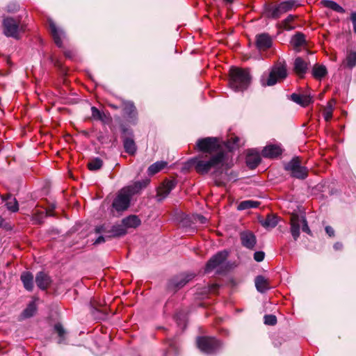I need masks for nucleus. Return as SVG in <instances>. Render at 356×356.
<instances>
[{
    "label": "nucleus",
    "instance_id": "f257e3e1",
    "mask_svg": "<svg viewBox=\"0 0 356 356\" xmlns=\"http://www.w3.org/2000/svg\"><path fill=\"white\" fill-rule=\"evenodd\" d=\"M189 163L200 175L207 174L212 168L225 166V169H228L232 166L228 163V156L225 152H218L215 155L200 154L192 158Z\"/></svg>",
    "mask_w": 356,
    "mask_h": 356
},
{
    "label": "nucleus",
    "instance_id": "f03ea898",
    "mask_svg": "<svg viewBox=\"0 0 356 356\" xmlns=\"http://www.w3.org/2000/svg\"><path fill=\"white\" fill-rule=\"evenodd\" d=\"M144 186L145 185L142 186L140 182H138L134 186H128L121 189L113 200V208L118 212L127 210L130 205L131 197Z\"/></svg>",
    "mask_w": 356,
    "mask_h": 356
},
{
    "label": "nucleus",
    "instance_id": "7ed1b4c3",
    "mask_svg": "<svg viewBox=\"0 0 356 356\" xmlns=\"http://www.w3.org/2000/svg\"><path fill=\"white\" fill-rule=\"evenodd\" d=\"M251 82V76L248 70L233 67L229 71V85L236 92L246 90Z\"/></svg>",
    "mask_w": 356,
    "mask_h": 356
},
{
    "label": "nucleus",
    "instance_id": "20e7f679",
    "mask_svg": "<svg viewBox=\"0 0 356 356\" xmlns=\"http://www.w3.org/2000/svg\"><path fill=\"white\" fill-rule=\"evenodd\" d=\"M287 69L285 63H277L274 65L268 73H264L261 77L262 86H273L283 81L287 76Z\"/></svg>",
    "mask_w": 356,
    "mask_h": 356
},
{
    "label": "nucleus",
    "instance_id": "39448f33",
    "mask_svg": "<svg viewBox=\"0 0 356 356\" xmlns=\"http://www.w3.org/2000/svg\"><path fill=\"white\" fill-rule=\"evenodd\" d=\"M300 6L298 0H286L275 6H268L266 8L267 17L277 19L283 14L293 10Z\"/></svg>",
    "mask_w": 356,
    "mask_h": 356
},
{
    "label": "nucleus",
    "instance_id": "423d86ee",
    "mask_svg": "<svg viewBox=\"0 0 356 356\" xmlns=\"http://www.w3.org/2000/svg\"><path fill=\"white\" fill-rule=\"evenodd\" d=\"M196 149L202 152V154L215 155L216 152H225L216 138L207 137L199 139L196 143Z\"/></svg>",
    "mask_w": 356,
    "mask_h": 356
},
{
    "label": "nucleus",
    "instance_id": "0eeeda50",
    "mask_svg": "<svg viewBox=\"0 0 356 356\" xmlns=\"http://www.w3.org/2000/svg\"><path fill=\"white\" fill-rule=\"evenodd\" d=\"M198 348L207 354H213L221 347V343L214 337H200L197 339Z\"/></svg>",
    "mask_w": 356,
    "mask_h": 356
},
{
    "label": "nucleus",
    "instance_id": "6e6552de",
    "mask_svg": "<svg viewBox=\"0 0 356 356\" xmlns=\"http://www.w3.org/2000/svg\"><path fill=\"white\" fill-rule=\"evenodd\" d=\"M3 31L5 35L18 38L20 32L24 31L19 19L6 17L3 20Z\"/></svg>",
    "mask_w": 356,
    "mask_h": 356
},
{
    "label": "nucleus",
    "instance_id": "1a4fd4ad",
    "mask_svg": "<svg viewBox=\"0 0 356 356\" xmlns=\"http://www.w3.org/2000/svg\"><path fill=\"white\" fill-rule=\"evenodd\" d=\"M285 169L290 172L293 177L298 179H305L308 175V170L307 168L301 165L300 160L298 157L292 159L285 165Z\"/></svg>",
    "mask_w": 356,
    "mask_h": 356
},
{
    "label": "nucleus",
    "instance_id": "9d476101",
    "mask_svg": "<svg viewBox=\"0 0 356 356\" xmlns=\"http://www.w3.org/2000/svg\"><path fill=\"white\" fill-rule=\"evenodd\" d=\"M228 252L225 250L216 253L208 261L205 267V272L209 273L222 264L226 260Z\"/></svg>",
    "mask_w": 356,
    "mask_h": 356
},
{
    "label": "nucleus",
    "instance_id": "9b49d317",
    "mask_svg": "<svg viewBox=\"0 0 356 356\" xmlns=\"http://www.w3.org/2000/svg\"><path fill=\"white\" fill-rule=\"evenodd\" d=\"M176 181L174 179L165 181L157 190V197L159 201L165 198L170 191L175 187Z\"/></svg>",
    "mask_w": 356,
    "mask_h": 356
},
{
    "label": "nucleus",
    "instance_id": "f8f14e48",
    "mask_svg": "<svg viewBox=\"0 0 356 356\" xmlns=\"http://www.w3.org/2000/svg\"><path fill=\"white\" fill-rule=\"evenodd\" d=\"M240 238L244 247L248 249H253L254 248L257 240L252 232L250 231L242 232L240 234Z\"/></svg>",
    "mask_w": 356,
    "mask_h": 356
},
{
    "label": "nucleus",
    "instance_id": "ddd939ff",
    "mask_svg": "<svg viewBox=\"0 0 356 356\" xmlns=\"http://www.w3.org/2000/svg\"><path fill=\"white\" fill-rule=\"evenodd\" d=\"M256 45L259 50L265 51L272 45V39L267 33H261L256 37Z\"/></svg>",
    "mask_w": 356,
    "mask_h": 356
},
{
    "label": "nucleus",
    "instance_id": "4468645a",
    "mask_svg": "<svg viewBox=\"0 0 356 356\" xmlns=\"http://www.w3.org/2000/svg\"><path fill=\"white\" fill-rule=\"evenodd\" d=\"M291 233L294 240L300 236V217L296 213H292L290 218Z\"/></svg>",
    "mask_w": 356,
    "mask_h": 356
},
{
    "label": "nucleus",
    "instance_id": "2eb2a0df",
    "mask_svg": "<svg viewBox=\"0 0 356 356\" xmlns=\"http://www.w3.org/2000/svg\"><path fill=\"white\" fill-rule=\"evenodd\" d=\"M48 22L54 42L58 47H61L62 38L64 36L63 31L61 29H59L51 19H49Z\"/></svg>",
    "mask_w": 356,
    "mask_h": 356
},
{
    "label": "nucleus",
    "instance_id": "dca6fc26",
    "mask_svg": "<svg viewBox=\"0 0 356 356\" xmlns=\"http://www.w3.org/2000/svg\"><path fill=\"white\" fill-rule=\"evenodd\" d=\"M294 71L300 77L302 78L308 69V63L302 58L298 57L294 60Z\"/></svg>",
    "mask_w": 356,
    "mask_h": 356
},
{
    "label": "nucleus",
    "instance_id": "f3484780",
    "mask_svg": "<svg viewBox=\"0 0 356 356\" xmlns=\"http://www.w3.org/2000/svg\"><path fill=\"white\" fill-rule=\"evenodd\" d=\"M282 153L280 146L276 145H269L266 146L262 150V156L266 158H274Z\"/></svg>",
    "mask_w": 356,
    "mask_h": 356
},
{
    "label": "nucleus",
    "instance_id": "a211bd4d",
    "mask_svg": "<svg viewBox=\"0 0 356 356\" xmlns=\"http://www.w3.org/2000/svg\"><path fill=\"white\" fill-rule=\"evenodd\" d=\"M261 162L260 154L254 150H250L246 156V163L251 168H255Z\"/></svg>",
    "mask_w": 356,
    "mask_h": 356
},
{
    "label": "nucleus",
    "instance_id": "6ab92c4d",
    "mask_svg": "<svg viewBox=\"0 0 356 356\" xmlns=\"http://www.w3.org/2000/svg\"><path fill=\"white\" fill-rule=\"evenodd\" d=\"M35 282L40 289L44 290L49 286L51 280L44 273L39 272L35 277Z\"/></svg>",
    "mask_w": 356,
    "mask_h": 356
},
{
    "label": "nucleus",
    "instance_id": "aec40b11",
    "mask_svg": "<svg viewBox=\"0 0 356 356\" xmlns=\"http://www.w3.org/2000/svg\"><path fill=\"white\" fill-rule=\"evenodd\" d=\"M254 282L257 290L260 293H264L270 289L268 280L262 275L257 276Z\"/></svg>",
    "mask_w": 356,
    "mask_h": 356
},
{
    "label": "nucleus",
    "instance_id": "412c9836",
    "mask_svg": "<svg viewBox=\"0 0 356 356\" xmlns=\"http://www.w3.org/2000/svg\"><path fill=\"white\" fill-rule=\"evenodd\" d=\"M291 98L294 102L302 106H307L312 102V97L307 95H298L293 93L291 95Z\"/></svg>",
    "mask_w": 356,
    "mask_h": 356
},
{
    "label": "nucleus",
    "instance_id": "4be33fe9",
    "mask_svg": "<svg viewBox=\"0 0 356 356\" xmlns=\"http://www.w3.org/2000/svg\"><path fill=\"white\" fill-rule=\"evenodd\" d=\"M296 15H289L284 20H282L280 23L277 24V27L280 29L285 31H291L295 29V26H293L292 24L296 19Z\"/></svg>",
    "mask_w": 356,
    "mask_h": 356
},
{
    "label": "nucleus",
    "instance_id": "5701e85b",
    "mask_svg": "<svg viewBox=\"0 0 356 356\" xmlns=\"http://www.w3.org/2000/svg\"><path fill=\"white\" fill-rule=\"evenodd\" d=\"M312 74L314 78L321 80L327 75V70L325 65L316 64L312 68Z\"/></svg>",
    "mask_w": 356,
    "mask_h": 356
},
{
    "label": "nucleus",
    "instance_id": "b1692460",
    "mask_svg": "<svg viewBox=\"0 0 356 356\" xmlns=\"http://www.w3.org/2000/svg\"><path fill=\"white\" fill-rule=\"evenodd\" d=\"M132 136L131 133L130 136L125 137L123 140L125 152L131 155L134 154L136 152V145Z\"/></svg>",
    "mask_w": 356,
    "mask_h": 356
},
{
    "label": "nucleus",
    "instance_id": "393cba45",
    "mask_svg": "<svg viewBox=\"0 0 356 356\" xmlns=\"http://www.w3.org/2000/svg\"><path fill=\"white\" fill-rule=\"evenodd\" d=\"M356 65V53L353 51L349 52L346 58L343 60L341 67H347L352 69Z\"/></svg>",
    "mask_w": 356,
    "mask_h": 356
},
{
    "label": "nucleus",
    "instance_id": "a878e982",
    "mask_svg": "<svg viewBox=\"0 0 356 356\" xmlns=\"http://www.w3.org/2000/svg\"><path fill=\"white\" fill-rule=\"evenodd\" d=\"M140 220L138 216L132 215L122 220L124 226L127 228H136L140 225Z\"/></svg>",
    "mask_w": 356,
    "mask_h": 356
},
{
    "label": "nucleus",
    "instance_id": "bb28decb",
    "mask_svg": "<svg viewBox=\"0 0 356 356\" xmlns=\"http://www.w3.org/2000/svg\"><path fill=\"white\" fill-rule=\"evenodd\" d=\"M122 107L124 113L129 118H135L136 116V108L131 102H123Z\"/></svg>",
    "mask_w": 356,
    "mask_h": 356
},
{
    "label": "nucleus",
    "instance_id": "cd10ccee",
    "mask_svg": "<svg viewBox=\"0 0 356 356\" xmlns=\"http://www.w3.org/2000/svg\"><path fill=\"white\" fill-rule=\"evenodd\" d=\"M334 105L335 101L334 99H331L323 108V116L326 122H329L332 119Z\"/></svg>",
    "mask_w": 356,
    "mask_h": 356
},
{
    "label": "nucleus",
    "instance_id": "c85d7f7f",
    "mask_svg": "<svg viewBox=\"0 0 356 356\" xmlns=\"http://www.w3.org/2000/svg\"><path fill=\"white\" fill-rule=\"evenodd\" d=\"M21 280L23 282L24 288L28 291H31L33 287V277L31 273L24 272L21 275Z\"/></svg>",
    "mask_w": 356,
    "mask_h": 356
},
{
    "label": "nucleus",
    "instance_id": "c756f323",
    "mask_svg": "<svg viewBox=\"0 0 356 356\" xmlns=\"http://www.w3.org/2000/svg\"><path fill=\"white\" fill-rule=\"evenodd\" d=\"M321 4L327 8H330L334 11L339 13H344L345 10L337 3L331 0H322Z\"/></svg>",
    "mask_w": 356,
    "mask_h": 356
},
{
    "label": "nucleus",
    "instance_id": "7c9ffc66",
    "mask_svg": "<svg viewBox=\"0 0 356 356\" xmlns=\"http://www.w3.org/2000/svg\"><path fill=\"white\" fill-rule=\"evenodd\" d=\"M291 43L296 49H298L305 44V35L301 33L295 34L291 38Z\"/></svg>",
    "mask_w": 356,
    "mask_h": 356
},
{
    "label": "nucleus",
    "instance_id": "2f4dec72",
    "mask_svg": "<svg viewBox=\"0 0 356 356\" xmlns=\"http://www.w3.org/2000/svg\"><path fill=\"white\" fill-rule=\"evenodd\" d=\"M3 200L6 201V206L8 210L12 212H16L19 209L18 202L15 197L8 195L6 197H2Z\"/></svg>",
    "mask_w": 356,
    "mask_h": 356
},
{
    "label": "nucleus",
    "instance_id": "473e14b6",
    "mask_svg": "<svg viewBox=\"0 0 356 356\" xmlns=\"http://www.w3.org/2000/svg\"><path fill=\"white\" fill-rule=\"evenodd\" d=\"M168 165V163L165 161H157L153 164H152L147 170V172L149 175H154L163 168H165Z\"/></svg>",
    "mask_w": 356,
    "mask_h": 356
},
{
    "label": "nucleus",
    "instance_id": "72a5a7b5",
    "mask_svg": "<svg viewBox=\"0 0 356 356\" xmlns=\"http://www.w3.org/2000/svg\"><path fill=\"white\" fill-rule=\"evenodd\" d=\"M277 223L278 218L274 215H268L266 218L261 222V225L266 228H273Z\"/></svg>",
    "mask_w": 356,
    "mask_h": 356
},
{
    "label": "nucleus",
    "instance_id": "f704fd0d",
    "mask_svg": "<svg viewBox=\"0 0 356 356\" xmlns=\"http://www.w3.org/2000/svg\"><path fill=\"white\" fill-rule=\"evenodd\" d=\"M192 275H181L179 278H176L172 280V284L177 288H181L184 286L187 282L192 279Z\"/></svg>",
    "mask_w": 356,
    "mask_h": 356
},
{
    "label": "nucleus",
    "instance_id": "c9c22d12",
    "mask_svg": "<svg viewBox=\"0 0 356 356\" xmlns=\"http://www.w3.org/2000/svg\"><path fill=\"white\" fill-rule=\"evenodd\" d=\"M127 233V229L124 226V225H117L113 226L111 230V235L110 236H120L126 234Z\"/></svg>",
    "mask_w": 356,
    "mask_h": 356
},
{
    "label": "nucleus",
    "instance_id": "e433bc0d",
    "mask_svg": "<svg viewBox=\"0 0 356 356\" xmlns=\"http://www.w3.org/2000/svg\"><path fill=\"white\" fill-rule=\"evenodd\" d=\"M37 310L36 304L34 301L30 302L24 310L22 315L24 318H29L33 316Z\"/></svg>",
    "mask_w": 356,
    "mask_h": 356
},
{
    "label": "nucleus",
    "instance_id": "4c0bfd02",
    "mask_svg": "<svg viewBox=\"0 0 356 356\" xmlns=\"http://www.w3.org/2000/svg\"><path fill=\"white\" fill-rule=\"evenodd\" d=\"M259 203L257 201L253 200H245L241 202L238 206V210H245L250 208H256L259 206Z\"/></svg>",
    "mask_w": 356,
    "mask_h": 356
},
{
    "label": "nucleus",
    "instance_id": "58836bf2",
    "mask_svg": "<svg viewBox=\"0 0 356 356\" xmlns=\"http://www.w3.org/2000/svg\"><path fill=\"white\" fill-rule=\"evenodd\" d=\"M102 165L103 161L100 159L96 158L88 162V168L90 170H97L102 168Z\"/></svg>",
    "mask_w": 356,
    "mask_h": 356
},
{
    "label": "nucleus",
    "instance_id": "ea45409f",
    "mask_svg": "<svg viewBox=\"0 0 356 356\" xmlns=\"http://www.w3.org/2000/svg\"><path fill=\"white\" fill-rule=\"evenodd\" d=\"M264 323L266 325H274L277 323V318L274 315H266L264 316Z\"/></svg>",
    "mask_w": 356,
    "mask_h": 356
},
{
    "label": "nucleus",
    "instance_id": "a19ab883",
    "mask_svg": "<svg viewBox=\"0 0 356 356\" xmlns=\"http://www.w3.org/2000/svg\"><path fill=\"white\" fill-rule=\"evenodd\" d=\"M92 116L94 119L102 120L103 113L100 112L96 107L91 108Z\"/></svg>",
    "mask_w": 356,
    "mask_h": 356
},
{
    "label": "nucleus",
    "instance_id": "79ce46f5",
    "mask_svg": "<svg viewBox=\"0 0 356 356\" xmlns=\"http://www.w3.org/2000/svg\"><path fill=\"white\" fill-rule=\"evenodd\" d=\"M54 329H55L56 332L58 333V335L60 338L63 339L65 334V331L64 328L63 327L62 325L60 323L56 324L54 326Z\"/></svg>",
    "mask_w": 356,
    "mask_h": 356
},
{
    "label": "nucleus",
    "instance_id": "37998d69",
    "mask_svg": "<svg viewBox=\"0 0 356 356\" xmlns=\"http://www.w3.org/2000/svg\"><path fill=\"white\" fill-rule=\"evenodd\" d=\"M300 222H302V229L304 232L307 234L311 233V230L307 225V222L305 217H300Z\"/></svg>",
    "mask_w": 356,
    "mask_h": 356
},
{
    "label": "nucleus",
    "instance_id": "c03bdc74",
    "mask_svg": "<svg viewBox=\"0 0 356 356\" xmlns=\"http://www.w3.org/2000/svg\"><path fill=\"white\" fill-rule=\"evenodd\" d=\"M264 252L262 251H258L254 252V259L255 261L260 262L262 261L264 259Z\"/></svg>",
    "mask_w": 356,
    "mask_h": 356
},
{
    "label": "nucleus",
    "instance_id": "a18cd8bd",
    "mask_svg": "<svg viewBox=\"0 0 356 356\" xmlns=\"http://www.w3.org/2000/svg\"><path fill=\"white\" fill-rule=\"evenodd\" d=\"M350 20L353 24L354 32L356 33V12H353L350 15Z\"/></svg>",
    "mask_w": 356,
    "mask_h": 356
},
{
    "label": "nucleus",
    "instance_id": "49530a36",
    "mask_svg": "<svg viewBox=\"0 0 356 356\" xmlns=\"http://www.w3.org/2000/svg\"><path fill=\"white\" fill-rule=\"evenodd\" d=\"M195 220L196 222H200L201 224H205L207 222V218L203 216L200 215L197 216Z\"/></svg>",
    "mask_w": 356,
    "mask_h": 356
},
{
    "label": "nucleus",
    "instance_id": "de8ad7c7",
    "mask_svg": "<svg viewBox=\"0 0 356 356\" xmlns=\"http://www.w3.org/2000/svg\"><path fill=\"white\" fill-rule=\"evenodd\" d=\"M325 232L330 236H333L334 235V231L333 228L330 226L325 227Z\"/></svg>",
    "mask_w": 356,
    "mask_h": 356
},
{
    "label": "nucleus",
    "instance_id": "09e8293b",
    "mask_svg": "<svg viewBox=\"0 0 356 356\" xmlns=\"http://www.w3.org/2000/svg\"><path fill=\"white\" fill-rule=\"evenodd\" d=\"M105 241L104 236H99L96 241H95L94 244H99Z\"/></svg>",
    "mask_w": 356,
    "mask_h": 356
},
{
    "label": "nucleus",
    "instance_id": "8fccbe9b",
    "mask_svg": "<svg viewBox=\"0 0 356 356\" xmlns=\"http://www.w3.org/2000/svg\"><path fill=\"white\" fill-rule=\"evenodd\" d=\"M103 229H104L103 227H97L95 229L97 233H100L101 232L103 231Z\"/></svg>",
    "mask_w": 356,
    "mask_h": 356
},
{
    "label": "nucleus",
    "instance_id": "3c124183",
    "mask_svg": "<svg viewBox=\"0 0 356 356\" xmlns=\"http://www.w3.org/2000/svg\"><path fill=\"white\" fill-rule=\"evenodd\" d=\"M16 10H17V6L16 5H15V7L13 8H10L9 7H8V12H14Z\"/></svg>",
    "mask_w": 356,
    "mask_h": 356
},
{
    "label": "nucleus",
    "instance_id": "603ef678",
    "mask_svg": "<svg viewBox=\"0 0 356 356\" xmlns=\"http://www.w3.org/2000/svg\"><path fill=\"white\" fill-rule=\"evenodd\" d=\"M233 140H234V145H236V146H238V138L237 137H235V138H233Z\"/></svg>",
    "mask_w": 356,
    "mask_h": 356
},
{
    "label": "nucleus",
    "instance_id": "864d4df0",
    "mask_svg": "<svg viewBox=\"0 0 356 356\" xmlns=\"http://www.w3.org/2000/svg\"><path fill=\"white\" fill-rule=\"evenodd\" d=\"M4 220L0 216V227L3 226Z\"/></svg>",
    "mask_w": 356,
    "mask_h": 356
},
{
    "label": "nucleus",
    "instance_id": "5fc2aeb1",
    "mask_svg": "<svg viewBox=\"0 0 356 356\" xmlns=\"http://www.w3.org/2000/svg\"><path fill=\"white\" fill-rule=\"evenodd\" d=\"M111 107L114 108H118V106H113V105H111Z\"/></svg>",
    "mask_w": 356,
    "mask_h": 356
},
{
    "label": "nucleus",
    "instance_id": "6e6d98bb",
    "mask_svg": "<svg viewBox=\"0 0 356 356\" xmlns=\"http://www.w3.org/2000/svg\"><path fill=\"white\" fill-rule=\"evenodd\" d=\"M339 245V244H335V245H334V248H335L336 249H337V245Z\"/></svg>",
    "mask_w": 356,
    "mask_h": 356
},
{
    "label": "nucleus",
    "instance_id": "4d7b16f0",
    "mask_svg": "<svg viewBox=\"0 0 356 356\" xmlns=\"http://www.w3.org/2000/svg\"><path fill=\"white\" fill-rule=\"evenodd\" d=\"M213 287V288H217V285H214Z\"/></svg>",
    "mask_w": 356,
    "mask_h": 356
}]
</instances>
